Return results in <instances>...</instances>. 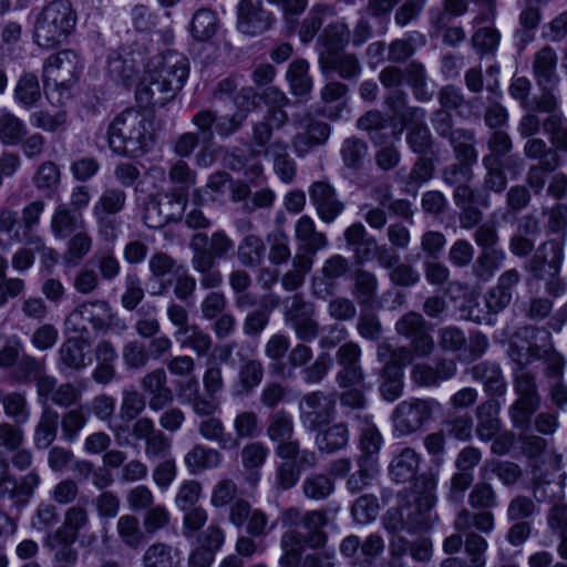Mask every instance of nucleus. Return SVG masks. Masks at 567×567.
<instances>
[{
    "label": "nucleus",
    "mask_w": 567,
    "mask_h": 567,
    "mask_svg": "<svg viewBox=\"0 0 567 567\" xmlns=\"http://www.w3.org/2000/svg\"><path fill=\"white\" fill-rule=\"evenodd\" d=\"M344 240L352 248L355 261L364 264L374 259L377 239L369 235L362 223H353L344 230Z\"/></svg>",
    "instance_id": "obj_26"
},
{
    "label": "nucleus",
    "mask_w": 567,
    "mask_h": 567,
    "mask_svg": "<svg viewBox=\"0 0 567 567\" xmlns=\"http://www.w3.org/2000/svg\"><path fill=\"white\" fill-rule=\"evenodd\" d=\"M301 488L306 498L321 502L334 493L336 484L333 478L327 474L311 473L305 477Z\"/></svg>",
    "instance_id": "obj_51"
},
{
    "label": "nucleus",
    "mask_w": 567,
    "mask_h": 567,
    "mask_svg": "<svg viewBox=\"0 0 567 567\" xmlns=\"http://www.w3.org/2000/svg\"><path fill=\"white\" fill-rule=\"evenodd\" d=\"M125 204L126 194L123 189L117 187L105 188L94 203L92 214L116 216L125 208Z\"/></svg>",
    "instance_id": "obj_57"
},
{
    "label": "nucleus",
    "mask_w": 567,
    "mask_h": 567,
    "mask_svg": "<svg viewBox=\"0 0 567 567\" xmlns=\"http://www.w3.org/2000/svg\"><path fill=\"white\" fill-rule=\"evenodd\" d=\"M82 66L74 51L64 50L50 55L43 65L44 85H50L52 81L59 91H69L76 82Z\"/></svg>",
    "instance_id": "obj_5"
},
{
    "label": "nucleus",
    "mask_w": 567,
    "mask_h": 567,
    "mask_svg": "<svg viewBox=\"0 0 567 567\" xmlns=\"http://www.w3.org/2000/svg\"><path fill=\"white\" fill-rule=\"evenodd\" d=\"M143 567H177L178 550L165 543H154L144 553Z\"/></svg>",
    "instance_id": "obj_54"
},
{
    "label": "nucleus",
    "mask_w": 567,
    "mask_h": 567,
    "mask_svg": "<svg viewBox=\"0 0 567 567\" xmlns=\"http://www.w3.org/2000/svg\"><path fill=\"white\" fill-rule=\"evenodd\" d=\"M116 532L121 542L131 549H138L144 544V532L134 515H122L117 519Z\"/></svg>",
    "instance_id": "obj_60"
},
{
    "label": "nucleus",
    "mask_w": 567,
    "mask_h": 567,
    "mask_svg": "<svg viewBox=\"0 0 567 567\" xmlns=\"http://www.w3.org/2000/svg\"><path fill=\"white\" fill-rule=\"evenodd\" d=\"M520 159L518 156H508L506 163H497L494 159H482V165L485 169L483 178V190L482 193L488 194L489 192L495 194H502L507 187V176L505 168L508 171L513 166H519Z\"/></svg>",
    "instance_id": "obj_29"
},
{
    "label": "nucleus",
    "mask_w": 567,
    "mask_h": 567,
    "mask_svg": "<svg viewBox=\"0 0 567 567\" xmlns=\"http://www.w3.org/2000/svg\"><path fill=\"white\" fill-rule=\"evenodd\" d=\"M246 118L247 113L243 110H237L231 115L221 116H217L210 110H202L192 117V123L199 130L202 144L205 145L214 140L215 132L220 137L235 134L243 126Z\"/></svg>",
    "instance_id": "obj_6"
},
{
    "label": "nucleus",
    "mask_w": 567,
    "mask_h": 567,
    "mask_svg": "<svg viewBox=\"0 0 567 567\" xmlns=\"http://www.w3.org/2000/svg\"><path fill=\"white\" fill-rule=\"evenodd\" d=\"M457 371L453 359H440L434 367L419 363L411 372L412 380L420 386H439L442 382L451 380Z\"/></svg>",
    "instance_id": "obj_21"
},
{
    "label": "nucleus",
    "mask_w": 567,
    "mask_h": 567,
    "mask_svg": "<svg viewBox=\"0 0 567 567\" xmlns=\"http://www.w3.org/2000/svg\"><path fill=\"white\" fill-rule=\"evenodd\" d=\"M420 467V455L412 447H403L394 453L390 465L389 474L396 483L411 482Z\"/></svg>",
    "instance_id": "obj_30"
},
{
    "label": "nucleus",
    "mask_w": 567,
    "mask_h": 567,
    "mask_svg": "<svg viewBox=\"0 0 567 567\" xmlns=\"http://www.w3.org/2000/svg\"><path fill=\"white\" fill-rule=\"evenodd\" d=\"M107 73L115 83L125 87L131 86L137 76L133 60L123 58L117 53H112L109 56Z\"/></svg>",
    "instance_id": "obj_56"
},
{
    "label": "nucleus",
    "mask_w": 567,
    "mask_h": 567,
    "mask_svg": "<svg viewBox=\"0 0 567 567\" xmlns=\"http://www.w3.org/2000/svg\"><path fill=\"white\" fill-rule=\"evenodd\" d=\"M13 99L24 110H31L41 101V86L38 76L31 72H23L18 79Z\"/></svg>",
    "instance_id": "obj_40"
},
{
    "label": "nucleus",
    "mask_w": 567,
    "mask_h": 567,
    "mask_svg": "<svg viewBox=\"0 0 567 567\" xmlns=\"http://www.w3.org/2000/svg\"><path fill=\"white\" fill-rule=\"evenodd\" d=\"M27 125L7 109L0 110V142L3 145H18L27 135Z\"/></svg>",
    "instance_id": "obj_52"
},
{
    "label": "nucleus",
    "mask_w": 567,
    "mask_h": 567,
    "mask_svg": "<svg viewBox=\"0 0 567 567\" xmlns=\"http://www.w3.org/2000/svg\"><path fill=\"white\" fill-rule=\"evenodd\" d=\"M395 330L410 340L417 357H427L433 352L435 343L430 333L431 327L422 315L414 311L405 313L396 321Z\"/></svg>",
    "instance_id": "obj_12"
},
{
    "label": "nucleus",
    "mask_w": 567,
    "mask_h": 567,
    "mask_svg": "<svg viewBox=\"0 0 567 567\" xmlns=\"http://www.w3.org/2000/svg\"><path fill=\"white\" fill-rule=\"evenodd\" d=\"M295 423L292 415L279 410L268 417L266 434L271 442L286 441L293 436Z\"/></svg>",
    "instance_id": "obj_63"
},
{
    "label": "nucleus",
    "mask_w": 567,
    "mask_h": 567,
    "mask_svg": "<svg viewBox=\"0 0 567 567\" xmlns=\"http://www.w3.org/2000/svg\"><path fill=\"white\" fill-rule=\"evenodd\" d=\"M61 173L54 162L47 161L41 163L32 176V183L35 188L45 197H52L59 189Z\"/></svg>",
    "instance_id": "obj_49"
},
{
    "label": "nucleus",
    "mask_w": 567,
    "mask_h": 567,
    "mask_svg": "<svg viewBox=\"0 0 567 567\" xmlns=\"http://www.w3.org/2000/svg\"><path fill=\"white\" fill-rule=\"evenodd\" d=\"M436 97L441 109L454 111L458 117L470 118L480 115L478 99H466L462 89L454 84L443 85Z\"/></svg>",
    "instance_id": "obj_19"
},
{
    "label": "nucleus",
    "mask_w": 567,
    "mask_h": 567,
    "mask_svg": "<svg viewBox=\"0 0 567 567\" xmlns=\"http://www.w3.org/2000/svg\"><path fill=\"white\" fill-rule=\"evenodd\" d=\"M156 70L167 83H173L175 81L179 82V85L176 87V93H178L188 79L189 62L184 54L168 50L163 54L159 68Z\"/></svg>",
    "instance_id": "obj_35"
},
{
    "label": "nucleus",
    "mask_w": 567,
    "mask_h": 567,
    "mask_svg": "<svg viewBox=\"0 0 567 567\" xmlns=\"http://www.w3.org/2000/svg\"><path fill=\"white\" fill-rule=\"evenodd\" d=\"M336 361L339 367L336 382L340 388L355 386L364 380L361 348L358 343L349 341L339 347L336 352Z\"/></svg>",
    "instance_id": "obj_16"
},
{
    "label": "nucleus",
    "mask_w": 567,
    "mask_h": 567,
    "mask_svg": "<svg viewBox=\"0 0 567 567\" xmlns=\"http://www.w3.org/2000/svg\"><path fill=\"white\" fill-rule=\"evenodd\" d=\"M352 295L361 308H371L378 298L379 282L377 276L365 269L354 274Z\"/></svg>",
    "instance_id": "obj_42"
},
{
    "label": "nucleus",
    "mask_w": 567,
    "mask_h": 567,
    "mask_svg": "<svg viewBox=\"0 0 567 567\" xmlns=\"http://www.w3.org/2000/svg\"><path fill=\"white\" fill-rule=\"evenodd\" d=\"M76 23V14L69 1L54 0L38 14L34 41L39 47L51 49L63 43Z\"/></svg>",
    "instance_id": "obj_2"
},
{
    "label": "nucleus",
    "mask_w": 567,
    "mask_h": 567,
    "mask_svg": "<svg viewBox=\"0 0 567 567\" xmlns=\"http://www.w3.org/2000/svg\"><path fill=\"white\" fill-rule=\"evenodd\" d=\"M551 147L567 153V118L563 114L548 115L542 123Z\"/></svg>",
    "instance_id": "obj_62"
},
{
    "label": "nucleus",
    "mask_w": 567,
    "mask_h": 567,
    "mask_svg": "<svg viewBox=\"0 0 567 567\" xmlns=\"http://www.w3.org/2000/svg\"><path fill=\"white\" fill-rule=\"evenodd\" d=\"M178 81L166 82L155 69L148 71L136 87V100L144 106H164L176 96Z\"/></svg>",
    "instance_id": "obj_15"
},
{
    "label": "nucleus",
    "mask_w": 567,
    "mask_h": 567,
    "mask_svg": "<svg viewBox=\"0 0 567 567\" xmlns=\"http://www.w3.org/2000/svg\"><path fill=\"white\" fill-rule=\"evenodd\" d=\"M556 66L557 54L551 47L546 45L535 53L533 75L539 87H553L557 83Z\"/></svg>",
    "instance_id": "obj_31"
},
{
    "label": "nucleus",
    "mask_w": 567,
    "mask_h": 567,
    "mask_svg": "<svg viewBox=\"0 0 567 567\" xmlns=\"http://www.w3.org/2000/svg\"><path fill=\"white\" fill-rule=\"evenodd\" d=\"M435 505V496L425 491L420 493L412 503L403 506L408 533L426 530L431 526V511Z\"/></svg>",
    "instance_id": "obj_22"
},
{
    "label": "nucleus",
    "mask_w": 567,
    "mask_h": 567,
    "mask_svg": "<svg viewBox=\"0 0 567 567\" xmlns=\"http://www.w3.org/2000/svg\"><path fill=\"white\" fill-rule=\"evenodd\" d=\"M470 373L474 381L483 384L484 392L492 399L505 395L507 383L498 363L481 361L470 369Z\"/></svg>",
    "instance_id": "obj_20"
},
{
    "label": "nucleus",
    "mask_w": 567,
    "mask_h": 567,
    "mask_svg": "<svg viewBox=\"0 0 567 567\" xmlns=\"http://www.w3.org/2000/svg\"><path fill=\"white\" fill-rule=\"evenodd\" d=\"M322 73L328 76L330 72H337L344 80H352L360 75L361 65L354 54L344 53L319 64Z\"/></svg>",
    "instance_id": "obj_58"
},
{
    "label": "nucleus",
    "mask_w": 567,
    "mask_h": 567,
    "mask_svg": "<svg viewBox=\"0 0 567 567\" xmlns=\"http://www.w3.org/2000/svg\"><path fill=\"white\" fill-rule=\"evenodd\" d=\"M326 524L327 517L321 511H310L300 517V525L305 529L303 537L308 547L324 546L328 539L327 533L323 530Z\"/></svg>",
    "instance_id": "obj_43"
},
{
    "label": "nucleus",
    "mask_w": 567,
    "mask_h": 567,
    "mask_svg": "<svg viewBox=\"0 0 567 567\" xmlns=\"http://www.w3.org/2000/svg\"><path fill=\"white\" fill-rule=\"evenodd\" d=\"M40 483L41 477L37 471H30L18 481L10 473L8 461L0 457V498L8 497L16 507H24Z\"/></svg>",
    "instance_id": "obj_7"
},
{
    "label": "nucleus",
    "mask_w": 567,
    "mask_h": 567,
    "mask_svg": "<svg viewBox=\"0 0 567 567\" xmlns=\"http://www.w3.org/2000/svg\"><path fill=\"white\" fill-rule=\"evenodd\" d=\"M514 392L516 400L508 414L514 427L526 429L542 403L535 375L526 370L514 371Z\"/></svg>",
    "instance_id": "obj_3"
},
{
    "label": "nucleus",
    "mask_w": 567,
    "mask_h": 567,
    "mask_svg": "<svg viewBox=\"0 0 567 567\" xmlns=\"http://www.w3.org/2000/svg\"><path fill=\"white\" fill-rule=\"evenodd\" d=\"M385 544L379 534H370L361 540L357 535L344 537L339 551L352 567H374V560L384 551Z\"/></svg>",
    "instance_id": "obj_8"
},
{
    "label": "nucleus",
    "mask_w": 567,
    "mask_h": 567,
    "mask_svg": "<svg viewBox=\"0 0 567 567\" xmlns=\"http://www.w3.org/2000/svg\"><path fill=\"white\" fill-rule=\"evenodd\" d=\"M89 264L96 268L97 275L105 281H113L121 274V261L116 257L114 248L110 246L96 249Z\"/></svg>",
    "instance_id": "obj_48"
},
{
    "label": "nucleus",
    "mask_w": 567,
    "mask_h": 567,
    "mask_svg": "<svg viewBox=\"0 0 567 567\" xmlns=\"http://www.w3.org/2000/svg\"><path fill=\"white\" fill-rule=\"evenodd\" d=\"M358 470L347 481V488L350 493L357 494L367 488L379 473L378 458L369 455H359L357 458Z\"/></svg>",
    "instance_id": "obj_45"
},
{
    "label": "nucleus",
    "mask_w": 567,
    "mask_h": 567,
    "mask_svg": "<svg viewBox=\"0 0 567 567\" xmlns=\"http://www.w3.org/2000/svg\"><path fill=\"white\" fill-rule=\"evenodd\" d=\"M564 240L547 239L535 250L525 266L536 280L546 279L547 274H560L565 260Z\"/></svg>",
    "instance_id": "obj_11"
},
{
    "label": "nucleus",
    "mask_w": 567,
    "mask_h": 567,
    "mask_svg": "<svg viewBox=\"0 0 567 567\" xmlns=\"http://www.w3.org/2000/svg\"><path fill=\"white\" fill-rule=\"evenodd\" d=\"M92 245L93 238L89 233L84 230L75 233L66 243V249L62 256L63 264L69 268L79 266L91 251Z\"/></svg>",
    "instance_id": "obj_50"
},
{
    "label": "nucleus",
    "mask_w": 567,
    "mask_h": 567,
    "mask_svg": "<svg viewBox=\"0 0 567 567\" xmlns=\"http://www.w3.org/2000/svg\"><path fill=\"white\" fill-rule=\"evenodd\" d=\"M76 537L65 535L64 532H53L44 539V546L53 553L56 565L72 566L76 564L79 551L74 547Z\"/></svg>",
    "instance_id": "obj_34"
},
{
    "label": "nucleus",
    "mask_w": 567,
    "mask_h": 567,
    "mask_svg": "<svg viewBox=\"0 0 567 567\" xmlns=\"http://www.w3.org/2000/svg\"><path fill=\"white\" fill-rule=\"evenodd\" d=\"M199 434L208 440L217 442L223 450H236L239 442L230 433L225 432V426L220 419L213 415L207 416L198 424Z\"/></svg>",
    "instance_id": "obj_47"
},
{
    "label": "nucleus",
    "mask_w": 567,
    "mask_h": 567,
    "mask_svg": "<svg viewBox=\"0 0 567 567\" xmlns=\"http://www.w3.org/2000/svg\"><path fill=\"white\" fill-rule=\"evenodd\" d=\"M266 245L257 235H246L237 247L239 262L248 268H254L264 261Z\"/></svg>",
    "instance_id": "obj_53"
},
{
    "label": "nucleus",
    "mask_w": 567,
    "mask_h": 567,
    "mask_svg": "<svg viewBox=\"0 0 567 567\" xmlns=\"http://www.w3.org/2000/svg\"><path fill=\"white\" fill-rule=\"evenodd\" d=\"M0 404L4 415L14 423L27 424L31 419V406L22 391L0 389Z\"/></svg>",
    "instance_id": "obj_39"
},
{
    "label": "nucleus",
    "mask_w": 567,
    "mask_h": 567,
    "mask_svg": "<svg viewBox=\"0 0 567 567\" xmlns=\"http://www.w3.org/2000/svg\"><path fill=\"white\" fill-rule=\"evenodd\" d=\"M309 198L318 216L327 224L332 223L344 209V204L338 199L334 187L323 181L311 184Z\"/></svg>",
    "instance_id": "obj_18"
},
{
    "label": "nucleus",
    "mask_w": 567,
    "mask_h": 567,
    "mask_svg": "<svg viewBox=\"0 0 567 567\" xmlns=\"http://www.w3.org/2000/svg\"><path fill=\"white\" fill-rule=\"evenodd\" d=\"M192 267L199 275V285L204 289H216L223 284L221 272L209 255L204 251L192 256Z\"/></svg>",
    "instance_id": "obj_46"
},
{
    "label": "nucleus",
    "mask_w": 567,
    "mask_h": 567,
    "mask_svg": "<svg viewBox=\"0 0 567 567\" xmlns=\"http://www.w3.org/2000/svg\"><path fill=\"white\" fill-rule=\"evenodd\" d=\"M59 414L44 409L34 430V445L39 450L48 449L56 437Z\"/></svg>",
    "instance_id": "obj_55"
},
{
    "label": "nucleus",
    "mask_w": 567,
    "mask_h": 567,
    "mask_svg": "<svg viewBox=\"0 0 567 567\" xmlns=\"http://www.w3.org/2000/svg\"><path fill=\"white\" fill-rule=\"evenodd\" d=\"M84 219L80 212H75L66 204H60L51 218V230L56 238L64 239L76 230L84 228Z\"/></svg>",
    "instance_id": "obj_36"
},
{
    "label": "nucleus",
    "mask_w": 567,
    "mask_h": 567,
    "mask_svg": "<svg viewBox=\"0 0 567 567\" xmlns=\"http://www.w3.org/2000/svg\"><path fill=\"white\" fill-rule=\"evenodd\" d=\"M516 334L522 338L539 337V346H534L532 348L534 357L538 360L545 361V374L547 377L553 378L555 381L561 380L564 372V358L555 351L550 332L546 329L526 326L520 328Z\"/></svg>",
    "instance_id": "obj_14"
},
{
    "label": "nucleus",
    "mask_w": 567,
    "mask_h": 567,
    "mask_svg": "<svg viewBox=\"0 0 567 567\" xmlns=\"http://www.w3.org/2000/svg\"><path fill=\"white\" fill-rule=\"evenodd\" d=\"M142 389L151 395L150 409L159 411L173 401V392L167 386V375L163 368L154 369L141 380Z\"/></svg>",
    "instance_id": "obj_24"
},
{
    "label": "nucleus",
    "mask_w": 567,
    "mask_h": 567,
    "mask_svg": "<svg viewBox=\"0 0 567 567\" xmlns=\"http://www.w3.org/2000/svg\"><path fill=\"white\" fill-rule=\"evenodd\" d=\"M434 400L410 399L400 402L393 413V432L396 437L419 432L432 417Z\"/></svg>",
    "instance_id": "obj_4"
},
{
    "label": "nucleus",
    "mask_w": 567,
    "mask_h": 567,
    "mask_svg": "<svg viewBox=\"0 0 567 567\" xmlns=\"http://www.w3.org/2000/svg\"><path fill=\"white\" fill-rule=\"evenodd\" d=\"M86 341L80 337L68 338L59 349L61 371H81L86 368Z\"/></svg>",
    "instance_id": "obj_33"
},
{
    "label": "nucleus",
    "mask_w": 567,
    "mask_h": 567,
    "mask_svg": "<svg viewBox=\"0 0 567 567\" xmlns=\"http://www.w3.org/2000/svg\"><path fill=\"white\" fill-rule=\"evenodd\" d=\"M507 256L505 250H480L472 262L471 272L481 282L489 281L504 265Z\"/></svg>",
    "instance_id": "obj_41"
},
{
    "label": "nucleus",
    "mask_w": 567,
    "mask_h": 567,
    "mask_svg": "<svg viewBox=\"0 0 567 567\" xmlns=\"http://www.w3.org/2000/svg\"><path fill=\"white\" fill-rule=\"evenodd\" d=\"M174 338L183 349H190L197 357H206L213 348V338L198 324L184 330H175Z\"/></svg>",
    "instance_id": "obj_37"
},
{
    "label": "nucleus",
    "mask_w": 567,
    "mask_h": 567,
    "mask_svg": "<svg viewBox=\"0 0 567 567\" xmlns=\"http://www.w3.org/2000/svg\"><path fill=\"white\" fill-rule=\"evenodd\" d=\"M312 349L305 343H297L287 355V363H275L277 374L282 378H291L296 369L305 368L312 359Z\"/></svg>",
    "instance_id": "obj_59"
},
{
    "label": "nucleus",
    "mask_w": 567,
    "mask_h": 567,
    "mask_svg": "<svg viewBox=\"0 0 567 567\" xmlns=\"http://www.w3.org/2000/svg\"><path fill=\"white\" fill-rule=\"evenodd\" d=\"M350 41V30L343 23L330 24L324 29L319 49V64L330 62L332 58L344 54Z\"/></svg>",
    "instance_id": "obj_28"
},
{
    "label": "nucleus",
    "mask_w": 567,
    "mask_h": 567,
    "mask_svg": "<svg viewBox=\"0 0 567 567\" xmlns=\"http://www.w3.org/2000/svg\"><path fill=\"white\" fill-rule=\"evenodd\" d=\"M234 241L224 230L214 231L210 237L204 233H197L192 236L189 241L193 255L204 251L209 255L213 261L225 258L234 250Z\"/></svg>",
    "instance_id": "obj_23"
},
{
    "label": "nucleus",
    "mask_w": 567,
    "mask_h": 567,
    "mask_svg": "<svg viewBox=\"0 0 567 567\" xmlns=\"http://www.w3.org/2000/svg\"><path fill=\"white\" fill-rule=\"evenodd\" d=\"M218 19L210 9H198L190 21V32L198 41L209 40L217 31Z\"/></svg>",
    "instance_id": "obj_64"
},
{
    "label": "nucleus",
    "mask_w": 567,
    "mask_h": 567,
    "mask_svg": "<svg viewBox=\"0 0 567 567\" xmlns=\"http://www.w3.org/2000/svg\"><path fill=\"white\" fill-rule=\"evenodd\" d=\"M237 30L249 37H258L269 31L276 18L265 6L262 0H240L236 8Z\"/></svg>",
    "instance_id": "obj_10"
},
{
    "label": "nucleus",
    "mask_w": 567,
    "mask_h": 567,
    "mask_svg": "<svg viewBox=\"0 0 567 567\" xmlns=\"http://www.w3.org/2000/svg\"><path fill=\"white\" fill-rule=\"evenodd\" d=\"M404 83L411 89L413 97L421 103L431 102L435 91L430 84L425 65L419 60L410 61L404 68Z\"/></svg>",
    "instance_id": "obj_25"
},
{
    "label": "nucleus",
    "mask_w": 567,
    "mask_h": 567,
    "mask_svg": "<svg viewBox=\"0 0 567 567\" xmlns=\"http://www.w3.org/2000/svg\"><path fill=\"white\" fill-rule=\"evenodd\" d=\"M499 410L501 403L498 402V400L494 399H489L477 406L476 435L481 441L488 442L493 440L499 432Z\"/></svg>",
    "instance_id": "obj_32"
},
{
    "label": "nucleus",
    "mask_w": 567,
    "mask_h": 567,
    "mask_svg": "<svg viewBox=\"0 0 567 567\" xmlns=\"http://www.w3.org/2000/svg\"><path fill=\"white\" fill-rule=\"evenodd\" d=\"M300 421L307 431L313 432L327 425L334 415L333 395L322 391L305 394L299 402Z\"/></svg>",
    "instance_id": "obj_9"
},
{
    "label": "nucleus",
    "mask_w": 567,
    "mask_h": 567,
    "mask_svg": "<svg viewBox=\"0 0 567 567\" xmlns=\"http://www.w3.org/2000/svg\"><path fill=\"white\" fill-rule=\"evenodd\" d=\"M295 237L297 241V254L295 257L313 260L316 254L328 247L327 235L318 231L316 224L308 215H302L295 225Z\"/></svg>",
    "instance_id": "obj_17"
},
{
    "label": "nucleus",
    "mask_w": 567,
    "mask_h": 567,
    "mask_svg": "<svg viewBox=\"0 0 567 567\" xmlns=\"http://www.w3.org/2000/svg\"><path fill=\"white\" fill-rule=\"evenodd\" d=\"M184 462L192 473H196L199 470L217 467L221 462V454L215 449L195 445L186 453Z\"/></svg>",
    "instance_id": "obj_61"
},
{
    "label": "nucleus",
    "mask_w": 567,
    "mask_h": 567,
    "mask_svg": "<svg viewBox=\"0 0 567 567\" xmlns=\"http://www.w3.org/2000/svg\"><path fill=\"white\" fill-rule=\"evenodd\" d=\"M290 92L298 97H308L312 91L313 82L309 74V63L305 59L292 61L286 73Z\"/></svg>",
    "instance_id": "obj_44"
},
{
    "label": "nucleus",
    "mask_w": 567,
    "mask_h": 567,
    "mask_svg": "<svg viewBox=\"0 0 567 567\" xmlns=\"http://www.w3.org/2000/svg\"><path fill=\"white\" fill-rule=\"evenodd\" d=\"M425 37L416 31L393 40L388 47L386 60L393 64L408 62L425 44Z\"/></svg>",
    "instance_id": "obj_38"
},
{
    "label": "nucleus",
    "mask_w": 567,
    "mask_h": 567,
    "mask_svg": "<svg viewBox=\"0 0 567 567\" xmlns=\"http://www.w3.org/2000/svg\"><path fill=\"white\" fill-rule=\"evenodd\" d=\"M154 137L155 130L150 116L133 107L117 114L107 127L109 146L121 156L143 155L152 147Z\"/></svg>",
    "instance_id": "obj_1"
},
{
    "label": "nucleus",
    "mask_w": 567,
    "mask_h": 567,
    "mask_svg": "<svg viewBox=\"0 0 567 567\" xmlns=\"http://www.w3.org/2000/svg\"><path fill=\"white\" fill-rule=\"evenodd\" d=\"M315 432V445L321 453L333 454L349 444L350 432L346 423L327 424Z\"/></svg>",
    "instance_id": "obj_27"
},
{
    "label": "nucleus",
    "mask_w": 567,
    "mask_h": 567,
    "mask_svg": "<svg viewBox=\"0 0 567 567\" xmlns=\"http://www.w3.org/2000/svg\"><path fill=\"white\" fill-rule=\"evenodd\" d=\"M113 318L111 305L103 299L87 301L79 305L65 319L69 331L75 333L86 332L85 322H90L95 330L106 328L107 319Z\"/></svg>",
    "instance_id": "obj_13"
}]
</instances>
